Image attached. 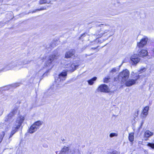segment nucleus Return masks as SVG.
<instances>
[{
  "label": "nucleus",
  "mask_w": 154,
  "mask_h": 154,
  "mask_svg": "<svg viewBox=\"0 0 154 154\" xmlns=\"http://www.w3.org/2000/svg\"><path fill=\"white\" fill-rule=\"evenodd\" d=\"M22 62L21 61L16 60L11 61L8 64L6 65L5 67L0 70V72L4 71H6L12 69L16 67L22 65Z\"/></svg>",
  "instance_id": "obj_1"
},
{
  "label": "nucleus",
  "mask_w": 154,
  "mask_h": 154,
  "mask_svg": "<svg viewBox=\"0 0 154 154\" xmlns=\"http://www.w3.org/2000/svg\"><path fill=\"white\" fill-rule=\"evenodd\" d=\"M67 71H64L61 72L59 75L55 77V83L57 85L61 84L62 82L65 80L66 78Z\"/></svg>",
  "instance_id": "obj_2"
},
{
  "label": "nucleus",
  "mask_w": 154,
  "mask_h": 154,
  "mask_svg": "<svg viewBox=\"0 0 154 154\" xmlns=\"http://www.w3.org/2000/svg\"><path fill=\"white\" fill-rule=\"evenodd\" d=\"M59 56L60 54L57 51V50H55L53 54L50 55L47 58L45 63V65L47 66H50L52 61L59 58Z\"/></svg>",
  "instance_id": "obj_3"
},
{
  "label": "nucleus",
  "mask_w": 154,
  "mask_h": 154,
  "mask_svg": "<svg viewBox=\"0 0 154 154\" xmlns=\"http://www.w3.org/2000/svg\"><path fill=\"white\" fill-rule=\"evenodd\" d=\"M43 124V122L40 121H38L34 123L29 128L28 132L30 134H32L38 129L40 126Z\"/></svg>",
  "instance_id": "obj_4"
},
{
  "label": "nucleus",
  "mask_w": 154,
  "mask_h": 154,
  "mask_svg": "<svg viewBox=\"0 0 154 154\" xmlns=\"http://www.w3.org/2000/svg\"><path fill=\"white\" fill-rule=\"evenodd\" d=\"M24 120V118L23 116H18L14 127H13L12 130L14 131L15 132H17V129L20 128Z\"/></svg>",
  "instance_id": "obj_5"
},
{
  "label": "nucleus",
  "mask_w": 154,
  "mask_h": 154,
  "mask_svg": "<svg viewBox=\"0 0 154 154\" xmlns=\"http://www.w3.org/2000/svg\"><path fill=\"white\" fill-rule=\"evenodd\" d=\"M119 78L121 79V82H125L128 79L129 76V72L126 69L123 70L119 73Z\"/></svg>",
  "instance_id": "obj_6"
},
{
  "label": "nucleus",
  "mask_w": 154,
  "mask_h": 154,
  "mask_svg": "<svg viewBox=\"0 0 154 154\" xmlns=\"http://www.w3.org/2000/svg\"><path fill=\"white\" fill-rule=\"evenodd\" d=\"M17 112V109L16 108H14L5 119V122H11L13 121V117Z\"/></svg>",
  "instance_id": "obj_7"
},
{
  "label": "nucleus",
  "mask_w": 154,
  "mask_h": 154,
  "mask_svg": "<svg viewBox=\"0 0 154 154\" xmlns=\"http://www.w3.org/2000/svg\"><path fill=\"white\" fill-rule=\"evenodd\" d=\"M79 64H77L75 61L72 63H69L66 64L65 66L66 68H68L67 70L71 72H73L79 66Z\"/></svg>",
  "instance_id": "obj_8"
},
{
  "label": "nucleus",
  "mask_w": 154,
  "mask_h": 154,
  "mask_svg": "<svg viewBox=\"0 0 154 154\" xmlns=\"http://www.w3.org/2000/svg\"><path fill=\"white\" fill-rule=\"evenodd\" d=\"M103 30L99 31L98 33L96 34V35L97 36V38H100L104 34L108 32L110 29V27L109 26H105L103 27Z\"/></svg>",
  "instance_id": "obj_9"
},
{
  "label": "nucleus",
  "mask_w": 154,
  "mask_h": 154,
  "mask_svg": "<svg viewBox=\"0 0 154 154\" xmlns=\"http://www.w3.org/2000/svg\"><path fill=\"white\" fill-rule=\"evenodd\" d=\"M139 54H134L131 57V63L132 65H136L138 63L140 59L139 57Z\"/></svg>",
  "instance_id": "obj_10"
},
{
  "label": "nucleus",
  "mask_w": 154,
  "mask_h": 154,
  "mask_svg": "<svg viewBox=\"0 0 154 154\" xmlns=\"http://www.w3.org/2000/svg\"><path fill=\"white\" fill-rule=\"evenodd\" d=\"M98 91L103 92H108L109 91L108 86L105 84L100 85L97 89Z\"/></svg>",
  "instance_id": "obj_11"
},
{
  "label": "nucleus",
  "mask_w": 154,
  "mask_h": 154,
  "mask_svg": "<svg viewBox=\"0 0 154 154\" xmlns=\"http://www.w3.org/2000/svg\"><path fill=\"white\" fill-rule=\"evenodd\" d=\"M148 39L147 37L142 38L140 42L137 43V46L139 48H142L147 43Z\"/></svg>",
  "instance_id": "obj_12"
},
{
  "label": "nucleus",
  "mask_w": 154,
  "mask_h": 154,
  "mask_svg": "<svg viewBox=\"0 0 154 154\" xmlns=\"http://www.w3.org/2000/svg\"><path fill=\"white\" fill-rule=\"evenodd\" d=\"M75 53V51L74 49H71L66 51L65 53V57L66 58H71Z\"/></svg>",
  "instance_id": "obj_13"
},
{
  "label": "nucleus",
  "mask_w": 154,
  "mask_h": 154,
  "mask_svg": "<svg viewBox=\"0 0 154 154\" xmlns=\"http://www.w3.org/2000/svg\"><path fill=\"white\" fill-rule=\"evenodd\" d=\"M125 83V85L127 86H131L135 83V80L133 79H129L127 80Z\"/></svg>",
  "instance_id": "obj_14"
},
{
  "label": "nucleus",
  "mask_w": 154,
  "mask_h": 154,
  "mask_svg": "<svg viewBox=\"0 0 154 154\" xmlns=\"http://www.w3.org/2000/svg\"><path fill=\"white\" fill-rule=\"evenodd\" d=\"M149 110V107L148 106H146L144 108L142 112V117L143 118L146 117L148 114Z\"/></svg>",
  "instance_id": "obj_15"
},
{
  "label": "nucleus",
  "mask_w": 154,
  "mask_h": 154,
  "mask_svg": "<svg viewBox=\"0 0 154 154\" xmlns=\"http://www.w3.org/2000/svg\"><path fill=\"white\" fill-rule=\"evenodd\" d=\"M153 135V133L152 132H150L149 131L147 130L145 132L144 137L146 138L145 140H146L148 138L152 136Z\"/></svg>",
  "instance_id": "obj_16"
},
{
  "label": "nucleus",
  "mask_w": 154,
  "mask_h": 154,
  "mask_svg": "<svg viewBox=\"0 0 154 154\" xmlns=\"http://www.w3.org/2000/svg\"><path fill=\"white\" fill-rule=\"evenodd\" d=\"M69 150L68 147L64 146L59 154H67Z\"/></svg>",
  "instance_id": "obj_17"
},
{
  "label": "nucleus",
  "mask_w": 154,
  "mask_h": 154,
  "mask_svg": "<svg viewBox=\"0 0 154 154\" xmlns=\"http://www.w3.org/2000/svg\"><path fill=\"white\" fill-rule=\"evenodd\" d=\"M148 54V52L147 50H142L139 52L138 54L140 57H144L146 56Z\"/></svg>",
  "instance_id": "obj_18"
},
{
  "label": "nucleus",
  "mask_w": 154,
  "mask_h": 154,
  "mask_svg": "<svg viewBox=\"0 0 154 154\" xmlns=\"http://www.w3.org/2000/svg\"><path fill=\"white\" fill-rule=\"evenodd\" d=\"M20 83H16L12 84L11 85H9L7 87H9V88H10L9 87H10V88H15L18 86H19L20 85ZM9 89V88L6 89L7 90Z\"/></svg>",
  "instance_id": "obj_19"
},
{
  "label": "nucleus",
  "mask_w": 154,
  "mask_h": 154,
  "mask_svg": "<svg viewBox=\"0 0 154 154\" xmlns=\"http://www.w3.org/2000/svg\"><path fill=\"white\" fill-rule=\"evenodd\" d=\"M97 79L96 77H94L88 81V82L89 85H92L94 83V82Z\"/></svg>",
  "instance_id": "obj_20"
},
{
  "label": "nucleus",
  "mask_w": 154,
  "mask_h": 154,
  "mask_svg": "<svg viewBox=\"0 0 154 154\" xmlns=\"http://www.w3.org/2000/svg\"><path fill=\"white\" fill-rule=\"evenodd\" d=\"M46 9H47V8L46 7H44L41 8H40L39 9H36L35 10L32 11H30L29 12V13H33L36 12L37 11H40L43 10H46Z\"/></svg>",
  "instance_id": "obj_21"
},
{
  "label": "nucleus",
  "mask_w": 154,
  "mask_h": 154,
  "mask_svg": "<svg viewBox=\"0 0 154 154\" xmlns=\"http://www.w3.org/2000/svg\"><path fill=\"white\" fill-rule=\"evenodd\" d=\"M128 139L129 140L130 142H132L133 141L134 139V136L133 133H131L129 134L128 137Z\"/></svg>",
  "instance_id": "obj_22"
},
{
  "label": "nucleus",
  "mask_w": 154,
  "mask_h": 154,
  "mask_svg": "<svg viewBox=\"0 0 154 154\" xmlns=\"http://www.w3.org/2000/svg\"><path fill=\"white\" fill-rule=\"evenodd\" d=\"M110 79V78L109 76H108L106 77L103 79V82L105 83H108Z\"/></svg>",
  "instance_id": "obj_23"
},
{
  "label": "nucleus",
  "mask_w": 154,
  "mask_h": 154,
  "mask_svg": "<svg viewBox=\"0 0 154 154\" xmlns=\"http://www.w3.org/2000/svg\"><path fill=\"white\" fill-rule=\"evenodd\" d=\"M50 2L51 1H50L49 2H47V0H40L39 2V3L40 4L42 5L46 3L49 4L50 3Z\"/></svg>",
  "instance_id": "obj_24"
},
{
  "label": "nucleus",
  "mask_w": 154,
  "mask_h": 154,
  "mask_svg": "<svg viewBox=\"0 0 154 154\" xmlns=\"http://www.w3.org/2000/svg\"><path fill=\"white\" fill-rule=\"evenodd\" d=\"M147 146L151 148L152 149H154V143H148L147 145Z\"/></svg>",
  "instance_id": "obj_25"
},
{
  "label": "nucleus",
  "mask_w": 154,
  "mask_h": 154,
  "mask_svg": "<svg viewBox=\"0 0 154 154\" xmlns=\"http://www.w3.org/2000/svg\"><path fill=\"white\" fill-rule=\"evenodd\" d=\"M114 81L115 82L119 81L121 82V79L119 78V74L116 77L114 78Z\"/></svg>",
  "instance_id": "obj_26"
},
{
  "label": "nucleus",
  "mask_w": 154,
  "mask_h": 154,
  "mask_svg": "<svg viewBox=\"0 0 154 154\" xmlns=\"http://www.w3.org/2000/svg\"><path fill=\"white\" fill-rule=\"evenodd\" d=\"M117 136L118 134L116 133H111L109 135V136L110 137H116Z\"/></svg>",
  "instance_id": "obj_27"
},
{
  "label": "nucleus",
  "mask_w": 154,
  "mask_h": 154,
  "mask_svg": "<svg viewBox=\"0 0 154 154\" xmlns=\"http://www.w3.org/2000/svg\"><path fill=\"white\" fill-rule=\"evenodd\" d=\"M5 134L3 131L2 132V134L0 136V143L1 142L2 140V139L4 136Z\"/></svg>",
  "instance_id": "obj_28"
},
{
  "label": "nucleus",
  "mask_w": 154,
  "mask_h": 154,
  "mask_svg": "<svg viewBox=\"0 0 154 154\" xmlns=\"http://www.w3.org/2000/svg\"><path fill=\"white\" fill-rule=\"evenodd\" d=\"M117 69H116V68H113L110 71V73H113V72H116L117 71Z\"/></svg>",
  "instance_id": "obj_29"
},
{
  "label": "nucleus",
  "mask_w": 154,
  "mask_h": 154,
  "mask_svg": "<svg viewBox=\"0 0 154 154\" xmlns=\"http://www.w3.org/2000/svg\"><path fill=\"white\" fill-rule=\"evenodd\" d=\"M30 61L29 60H25L24 61V62H22L23 63L22 65L29 64L30 63Z\"/></svg>",
  "instance_id": "obj_30"
},
{
  "label": "nucleus",
  "mask_w": 154,
  "mask_h": 154,
  "mask_svg": "<svg viewBox=\"0 0 154 154\" xmlns=\"http://www.w3.org/2000/svg\"><path fill=\"white\" fill-rule=\"evenodd\" d=\"M16 132H15L13 130H12L11 132V134H10V135L9 137V139H10L11 137L13 135V134H14Z\"/></svg>",
  "instance_id": "obj_31"
},
{
  "label": "nucleus",
  "mask_w": 154,
  "mask_h": 154,
  "mask_svg": "<svg viewBox=\"0 0 154 154\" xmlns=\"http://www.w3.org/2000/svg\"><path fill=\"white\" fill-rule=\"evenodd\" d=\"M77 152V150L75 149H74L71 151V153L72 154H76V152Z\"/></svg>",
  "instance_id": "obj_32"
},
{
  "label": "nucleus",
  "mask_w": 154,
  "mask_h": 154,
  "mask_svg": "<svg viewBox=\"0 0 154 154\" xmlns=\"http://www.w3.org/2000/svg\"><path fill=\"white\" fill-rule=\"evenodd\" d=\"M133 78L135 79H134V80H135V82H136V81L137 80V79H139V75H137V76H135V77H134Z\"/></svg>",
  "instance_id": "obj_33"
},
{
  "label": "nucleus",
  "mask_w": 154,
  "mask_h": 154,
  "mask_svg": "<svg viewBox=\"0 0 154 154\" xmlns=\"http://www.w3.org/2000/svg\"><path fill=\"white\" fill-rule=\"evenodd\" d=\"M146 70V69L145 68H143L142 69H141L140 71V73H141L142 72H144Z\"/></svg>",
  "instance_id": "obj_34"
},
{
  "label": "nucleus",
  "mask_w": 154,
  "mask_h": 154,
  "mask_svg": "<svg viewBox=\"0 0 154 154\" xmlns=\"http://www.w3.org/2000/svg\"><path fill=\"white\" fill-rule=\"evenodd\" d=\"M112 154H119V153L116 151H114L112 152Z\"/></svg>",
  "instance_id": "obj_35"
},
{
  "label": "nucleus",
  "mask_w": 154,
  "mask_h": 154,
  "mask_svg": "<svg viewBox=\"0 0 154 154\" xmlns=\"http://www.w3.org/2000/svg\"><path fill=\"white\" fill-rule=\"evenodd\" d=\"M51 47H54L55 46V45L53 44H51V45H50Z\"/></svg>",
  "instance_id": "obj_36"
},
{
  "label": "nucleus",
  "mask_w": 154,
  "mask_h": 154,
  "mask_svg": "<svg viewBox=\"0 0 154 154\" xmlns=\"http://www.w3.org/2000/svg\"><path fill=\"white\" fill-rule=\"evenodd\" d=\"M46 75H46V73H44L43 74V76H46Z\"/></svg>",
  "instance_id": "obj_37"
},
{
  "label": "nucleus",
  "mask_w": 154,
  "mask_h": 154,
  "mask_svg": "<svg viewBox=\"0 0 154 154\" xmlns=\"http://www.w3.org/2000/svg\"><path fill=\"white\" fill-rule=\"evenodd\" d=\"M103 25L102 24H100V25H99V26H98V27H101V26H102Z\"/></svg>",
  "instance_id": "obj_38"
},
{
  "label": "nucleus",
  "mask_w": 154,
  "mask_h": 154,
  "mask_svg": "<svg viewBox=\"0 0 154 154\" xmlns=\"http://www.w3.org/2000/svg\"><path fill=\"white\" fill-rule=\"evenodd\" d=\"M91 48L93 49H95L96 48Z\"/></svg>",
  "instance_id": "obj_39"
},
{
  "label": "nucleus",
  "mask_w": 154,
  "mask_h": 154,
  "mask_svg": "<svg viewBox=\"0 0 154 154\" xmlns=\"http://www.w3.org/2000/svg\"><path fill=\"white\" fill-rule=\"evenodd\" d=\"M152 51L153 52H154V48H153Z\"/></svg>",
  "instance_id": "obj_40"
},
{
  "label": "nucleus",
  "mask_w": 154,
  "mask_h": 154,
  "mask_svg": "<svg viewBox=\"0 0 154 154\" xmlns=\"http://www.w3.org/2000/svg\"><path fill=\"white\" fill-rule=\"evenodd\" d=\"M139 112V111H138L137 112V115L138 114V113Z\"/></svg>",
  "instance_id": "obj_41"
},
{
  "label": "nucleus",
  "mask_w": 154,
  "mask_h": 154,
  "mask_svg": "<svg viewBox=\"0 0 154 154\" xmlns=\"http://www.w3.org/2000/svg\"><path fill=\"white\" fill-rule=\"evenodd\" d=\"M143 124V122H142L141 124V126H142V125Z\"/></svg>",
  "instance_id": "obj_42"
},
{
  "label": "nucleus",
  "mask_w": 154,
  "mask_h": 154,
  "mask_svg": "<svg viewBox=\"0 0 154 154\" xmlns=\"http://www.w3.org/2000/svg\"><path fill=\"white\" fill-rule=\"evenodd\" d=\"M58 151H56V153L57 154H58Z\"/></svg>",
  "instance_id": "obj_43"
},
{
  "label": "nucleus",
  "mask_w": 154,
  "mask_h": 154,
  "mask_svg": "<svg viewBox=\"0 0 154 154\" xmlns=\"http://www.w3.org/2000/svg\"><path fill=\"white\" fill-rule=\"evenodd\" d=\"M84 35V34H83V35H82L81 36H82L83 35Z\"/></svg>",
  "instance_id": "obj_44"
}]
</instances>
